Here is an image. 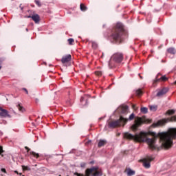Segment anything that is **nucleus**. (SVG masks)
<instances>
[{"label":"nucleus","instance_id":"obj_22","mask_svg":"<svg viewBox=\"0 0 176 176\" xmlns=\"http://www.w3.org/2000/svg\"><path fill=\"white\" fill-rule=\"evenodd\" d=\"M134 118H135V115H134V113H132L129 116V117L128 119H127V118H124V119H125V120H126V122H129V120H133L134 119Z\"/></svg>","mask_w":176,"mask_h":176},{"label":"nucleus","instance_id":"obj_24","mask_svg":"<svg viewBox=\"0 0 176 176\" xmlns=\"http://www.w3.org/2000/svg\"><path fill=\"white\" fill-rule=\"evenodd\" d=\"M140 112H142V113H148V108H146V107H142L140 109Z\"/></svg>","mask_w":176,"mask_h":176},{"label":"nucleus","instance_id":"obj_19","mask_svg":"<svg viewBox=\"0 0 176 176\" xmlns=\"http://www.w3.org/2000/svg\"><path fill=\"white\" fill-rule=\"evenodd\" d=\"M107 144V141L100 140L98 142V146L99 148H101V146H104Z\"/></svg>","mask_w":176,"mask_h":176},{"label":"nucleus","instance_id":"obj_20","mask_svg":"<svg viewBox=\"0 0 176 176\" xmlns=\"http://www.w3.org/2000/svg\"><path fill=\"white\" fill-rule=\"evenodd\" d=\"M80 9L81 12H86V10H87V7H86L85 4H80Z\"/></svg>","mask_w":176,"mask_h":176},{"label":"nucleus","instance_id":"obj_32","mask_svg":"<svg viewBox=\"0 0 176 176\" xmlns=\"http://www.w3.org/2000/svg\"><path fill=\"white\" fill-rule=\"evenodd\" d=\"M19 110L21 111V112H24V107H21L20 104H18Z\"/></svg>","mask_w":176,"mask_h":176},{"label":"nucleus","instance_id":"obj_47","mask_svg":"<svg viewBox=\"0 0 176 176\" xmlns=\"http://www.w3.org/2000/svg\"><path fill=\"white\" fill-rule=\"evenodd\" d=\"M1 68H2V66H0V69H1Z\"/></svg>","mask_w":176,"mask_h":176},{"label":"nucleus","instance_id":"obj_26","mask_svg":"<svg viewBox=\"0 0 176 176\" xmlns=\"http://www.w3.org/2000/svg\"><path fill=\"white\" fill-rule=\"evenodd\" d=\"M166 113H167V115H174V113H175V110H174V109L168 110Z\"/></svg>","mask_w":176,"mask_h":176},{"label":"nucleus","instance_id":"obj_45","mask_svg":"<svg viewBox=\"0 0 176 176\" xmlns=\"http://www.w3.org/2000/svg\"><path fill=\"white\" fill-rule=\"evenodd\" d=\"M93 163H94V162L93 161L90 162L91 164H93Z\"/></svg>","mask_w":176,"mask_h":176},{"label":"nucleus","instance_id":"obj_29","mask_svg":"<svg viewBox=\"0 0 176 176\" xmlns=\"http://www.w3.org/2000/svg\"><path fill=\"white\" fill-rule=\"evenodd\" d=\"M67 42L69 45H74V38H68Z\"/></svg>","mask_w":176,"mask_h":176},{"label":"nucleus","instance_id":"obj_9","mask_svg":"<svg viewBox=\"0 0 176 176\" xmlns=\"http://www.w3.org/2000/svg\"><path fill=\"white\" fill-rule=\"evenodd\" d=\"M168 122H176V116H172L170 118H164L157 122L158 126H163Z\"/></svg>","mask_w":176,"mask_h":176},{"label":"nucleus","instance_id":"obj_33","mask_svg":"<svg viewBox=\"0 0 176 176\" xmlns=\"http://www.w3.org/2000/svg\"><path fill=\"white\" fill-rule=\"evenodd\" d=\"M95 74L96 75H98V76H101L102 75V72L101 71H97Z\"/></svg>","mask_w":176,"mask_h":176},{"label":"nucleus","instance_id":"obj_37","mask_svg":"<svg viewBox=\"0 0 176 176\" xmlns=\"http://www.w3.org/2000/svg\"><path fill=\"white\" fill-rule=\"evenodd\" d=\"M1 170L2 171V173H4L5 174H6V169H5V168H2L1 169Z\"/></svg>","mask_w":176,"mask_h":176},{"label":"nucleus","instance_id":"obj_46","mask_svg":"<svg viewBox=\"0 0 176 176\" xmlns=\"http://www.w3.org/2000/svg\"><path fill=\"white\" fill-rule=\"evenodd\" d=\"M25 30H26L27 32H28V28H26Z\"/></svg>","mask_w":176,"mask_h":176},{"label":"nucleus","instance_id":"obj_3","mask_svg":"<svg viewBox=\"0 0 176 176\" xmlns=\"http://www.w3.org/2000/svg\"><path fill=\"white\" fill-rule=\"evenodd\" d=\"M126 36H127V32L124 30L123 24L118 23L116 27L113 29L109 39L111 42L114 43H121Z\"/></svg>","mask_w":176,"mask_h":176},{"label":"nucleus","instance_id":"obj_13","mask_svg":"<svg viewBox=\"0 0 176 176\" xmlns=\"http://www.w3.org/2000/svg\"><path fill=\"white\" fill-rule=\"evenodd\" d=\"M127 111H129L128 106H120L117 109V112L118 113H127Z\"/></svg>","mask_w":176,"mask_h":176},{"label":"nucleus","instance_id":"obj_43","mask_svg":"<svg viewBox=\"0 0 176 176\" xmlns=\"http://www.w3.org/2000/svg\"><path fill=\"white\" fill-rule=\"evenodd\" d=\"M15 174H19V172L17 170H14Z\"/></svg>","mask_w":176,"mask_h":176},{"label":"nucleus","instance_id":"obj_4","mask_svg":"<svg viewBox=\"0 0 176 176\" xmlns=\"http://www.w3.org/2000/svg\"><path fill=\"white\" fill-rule=\"evenodd\" d=\"M123 61V54L122 53H116L112 55L109 61V68H113L115 67V63H122Z\"/></svg>","mask_w":176,"mask_h":176},{"label":"nucleus","instance_id":"obj_18","mask_svg":"<svg viewBox=\"0 0 176 176\" xmlns=\"http://www.w3.org/2000/svg\"><path fill=\"white\" fill-rule=\"evenodd\" d=\"M168 53H170V54H175L176 50L174 47H170L167 50Z\"/></svg>","mask_w":176,"mask_h":176},{"label":"nucleus","instance_id":"obj_39","mask_svg":"<svg viewBox=\"0 0 176 176\" xmlns=\"http://www.w3.org/2000/svg\"><path fill=\"white\" fill-rule=\"evenodd\" d=\"M25 148L26 149L27 152H30V148L25 146Z\"/></svg>","mask_w":176,"mask_h":176},{"label":"nucleus","instance_id":"obj_40","mask_svg":"<svg viewBox=\"0 0 176 176\" xmlns=\"http://www.w3.org/2000/svg\"><path fill=\"white\" fill-rule=\"evenodd\" d=\"M19 8H20V9H21V10H23L24 9V7H22V6H21V4H20Z\"/></svg>","mask_w":176,"mask_h":176},{"label":"nucleus","instance_id":"obj_48","mask_svg":"<svg viewBox=\"0 0 176 176\" xmlns=\"http://www.w3.org/2000/svg\"><path fill=\"white\" fill-rule=\"evenodd\" d=\"M58 176H61V175H59Z\"/></svg>","mask_w":176,"mask_h":176},{"label":"nucleus","instance_id":"obj_25","mask_svg":"<svg viewBox=\"0 0 176 176\" xmlns=\"http://www.w3.org/2000/svg\"><path fill=\"white\" fill-rule=\"evenodd\" d=\"M136 96H142V90L141 89L135 91Z\"/></svg>","mask_w":176,"mask_h":176},{"label":"nucleus","instance_id":"obj_41","mask_svg":"<svg viewBox=\"0 0 176 176\" xmlns=\"http://www.w3.org/2000/svg\"><path fill=\"white\" fill-rule=\"evenodd\" d=\"M85 145H89V140H87V141H86Z\"/></svg>","mask_w":176,"mask_h":176},{"label":"nucleus","instance_id":"obj_15","mask_svg":"<svg viewBox=\"0 0 176 176\" xmlns=\"http://www.w3.org/2000/svg\"><path fill=\"white\" fill-rule=\"evenodd\" d=\"M72 58V56H71V54H67L62 58L61 62L63 63V64H65V63H69V60Z\"/></svg>","mask_w":176,"mask_h":176},{"label":"nucleus","instance_id":"obj_35","mask_svg":"<svg viewBox=\"0 0 176 176\" xmlns=\"http://www.w3.org/2000/svg\"><path fill=\"white\" fill-rule=\"evenodd\" d=\"M80 167H82V168H84V167H86V163H85V162L81 163Z\"/></svg>","mask_w":176,"mask_h":176},{"label":"nucleus","instance_id":"obj_21","mask_svg":"<svg viewBox=\"0 0 176 176\" xmlns=\"http://www.w3.org/2000/svg\"><path fill=\"white\" fill-rule=\"evenodd\" d=\"M150 110L153 112H155V111H157V105H151L149 106Z\"/></svg>","mask_w":176,"mask_h":176},{"label":"nucleus","instance_id":"obj_6","mask_svg":"<svg viewBox=\"0 0 176 176\" xmlns=\"http://www.w3.org/2000/svg\"><path fill=\"white\" fill-rule=\"evenodd\" d=\"M144 122H145V120H144L142 118L137 117L135 120V123L131 126V130H133V131H137L140 126H141L142 123H144Z\"/></svg>","mask_w":176,"mask_h":176},{"label":"nucleus","instance_id":"obj_7","mask_svg":"<svg viewBox=\"0 0 176 176\" xmlns=\"http://www.w3.org/2000/svg\"><path fill=\"white\" fill-rule=\"evenodd\" d=\"M102 171L98 170V166H93L89 169V176H102Z\"/></svg>","mask_w":176,"mask_h":176},{"label":"nucleus","instance_id":"obj_14","mask_svg":"<svg viewBox=\"0 0 176 176\" xmlns=\"http://www.w3.org/2000/svg\"><path fill=\"white\" fill-rule=\"evenodd\" d=\"M168 91V88H163L157 93L156 96L157 97H163V96H164V94H166Z\"/></svg>","mask_w":176,"mask_h":176},{"label":"nucleus","instance_id":"obj_17","mask_svg":"<svg viewBox=\"0 0 176 176\" xmlns=\"http://www.w3.org/2000/svg\"><path fill=\"white\" fill-rule=\"evenodd\" d=\"M126 173H127L128 176H131V175H134V174H135V171H134L130 168H128L126 170Z\"/></svg>","mask_w":176,"mask_h":176},{"label":"nucleus","instance_id":"obj_5","mask_svg":"<svg viewBox=\"0 0 176 176\" xmlns=\"http://www.w3.org/2000/svg\"><path fill=\"white\" fill-rule=\"evenodd\" d=\"M127 123V120H126L123 116H120L119 120L109 122V129H115V127H120V126H124Z\"/></svg>","mask_w":176,"mask_h":176},{"label":"nucleus","instance_id":"obj_2","mask_svg":"<svg viewBox=\"0 0 176 176\" xmlns=\"http://www.w3.org/2000/svg\"><path fill=\"white\" fill-rule=\"evenodd\" d=\"M162 146L165 149H168L173 146V140L176 139V129H169L168 132L160 133L158 134Z\"/></svg>","mask_w":176,"mask_h":176},{"label":"nucleus","instance_id":"obj_1","mask_svg":"<svg viewBox=\"0 0 176 176\" xmlns=\"http://www.w3.org/2000/svg\"><path fill=\"white\" fill-rule=\"evenodd\" d=\"M153 138H148V133L146 132L142 131L140 133H136L135 135L126 132L124 133V138H126V140H133V141H136V142H146L148 145V148L152 149V151H155L156 149H159V146L156 145L157 135H156V133H153Z\"/></svg>","mask_w":176,"mask_h":176},{"label":"nucleus","instance_id":"obj_12","mask_svg":"<svg viewBox=\"0 0 176 176\" xmlns=\"http://www.w3.org/2000/svg\"><path fill=\"white\" fill-rule=\"evenodd\" d=\"M28 17V19H32V20L34 21L36 24H39V21H41V17L38 14H35L32 16L30 15Z\"/></svg>","mask_w":176,"mask_h":176},{"label":"nucleus","instance_id":"obj_10","mask_svg":"<svg viewBox=\"0 0 176 176\" xmlns=\"http://www.w3.org/2000/svg\"><path fill=\"white\" fill-rule=\"evenodd\" d=\"M87 101H89V96H82L80 100V108H87Z\"/></svg>","mask_w":176,"mask_h":176},{"label":"nucleus","instance_id":"obj_38","mask_svg":"<svg viewBox=\"0 0 176 176\" xmlns=\"http://www.w3.org/2000/svg\"><path fill=\"white\" fill-rule=\"evenodd\" d=\"M22 90L25 91L26 94H28V90H27L25 88H23Z\"/></svg>","mask_w":176,"mask_h":176},{"label":"nucleus","instance_id":"obj_27","mask_svg":"<svg viewBox=\"0 0 176 176\" xmlns=\"http://www.w3.org/2000/svg\"><path fill=\"white\" fill-rule=\"evenodd\" d=\"M91 46L93 49H97V47H98V44L96 42H91Z\"/></svg>","mask_w":176,"mask_h":176},{"label":"nucleus","instance_id":"obj_44","mask_svg":"<svg viewBox=\"0 0 176 176\" xmlns=\"http://www.w3.org/2000/svg\"><path fill=\"white\" fill-rule=\"evenodd\" d=\"M67 105H71V102H68Z\"/></svg>","mask_w":176,"mask_h":176},{"label":"nucleus","instance_id":"obj_34","mask_svg":"<svg viewBox=\"0 0 176 176\" xmlns=\"http://www.w3.org/2000/svg\"><path fill=\"white\" fill-rule=\"evenodd\" d=\"M2 153H3V148L0 146V155L3 157V155H2Z\"/></svg>","mask_w":176,"mask_h":176},{"label":"nucleus","instance_id":"obj_23","mask_svg":"<svg viewBox=\"0 0 176 176\" xmlns=\"http://www.w3.org/2000/svg\"><path fill=\"white\" fill-rule=\"evenodd\" d=\"M75 175H77V176H89V168L86 169V175L76 173Z\"/></svg>","mask_w":176,"mask_h":176},{"label":"nucleus","instance_id":"obj_30","mask_svg":"<svg viewBox=\"0 0 176 176\" xmlns=\"http://www.w3.org/2000/svg\"><path fill=\"white\" fill-rule=\"evenodd\" d=\"M36 5H37V6H38L39 8H41V6H42V4L41 3V1H39V0H35L34 1Z\"/></svg>","mask_w":176,"mask_h":176},{"label":"nucleus","instance_id":"obj_16","mask_svg":"<svg viewBox=\"0 0 176 176\" xmlns=\"http://www.w3.org/2000/svg\"><path fill=\"white\" fill-rule=\"evenodd\" d=\"M159 80H162V82H166V80H168V78L166 77V76H162L160 79H157L155 81H154V83L159 82Z\"/></svg>","mask_w":176,"mask_h":176},{"label":"nucleus","instance_id":"obj_31","mask_svg":"<svg viewBox=\"0 0 176 176\" xmlns=\"http://www.w3.org/2000/svg\"><path fill=\"white\" fill-rule=\"evenodd\" d=\"M22 168L23 170H25L27 171H30L31 170V168L28 166H22Z\"/></svg>","mask_w":176,"mask_h":176},{"label":"nucleus","instance_id":"obj_11","mask_svg":"<svg viewBox=\"0 0 176 176\" xmlns=\"http://www.w3.org/2000/svg\"><path fill=\"white\" fill-rule=\"evenodd\" d=\"M0 116L1 118H12V116L9 114V111L5 109L0 107Z\"/></svg>","mask_w":176,"mask_h":176},{"label":"nucleus","instance_id":"obj_36","mask_svg":"<svg viewBox=\"0 0 176 176\" xmlns=\"http://www.w3.org/2000/svg\"><path fill=\"white\" fill-rule=\"evenodd\" d=\"M3 61H4V59L1 58H0V67H2V63H3Z\"/></svg>","mask_w":176,"mask_h":176},{"label":"nucleus","instance_id":"obj_8","mask_svg":"<svg viewBox=\"0 0 176 176\" xmlns=\"http://www.w3.org/2000/svg\"><path fill=\"white\" fill-rule=\"evenodd\" d=\"M155 160V157L153 155L148 156L147 157L142 160L143 166L145 168H149L151 167L150 162Z\"/></svg>","mask_w":176,"mask_h":176},{"label":"nucleus","instance_id":"obj_28","mask_svg":"<svg viewBox=\"0 0 176 176\" xmlns=\"http://www.w3.org/2000/svg\"><path fill=\"white\" fill-rule=\"evenodd\" d=\"M30 155H32L33 156H34V157H37V158L39 157V154L34 151H31Z\"/></svg>","mask_w":176,"mask_h":176},{"label":"nucleus","instance_id":"obj_42","mask_svg":"<svg viewBox=\"0 0 176 176\" xmlns=\"http://www.w3.org/2000/svg\"><path fill=\"white\" fill-rule=\"evenodd\" d=\"M132 108H133V109H135V104H133V105H132Z\"/></svg>","mask_w":176,"mask_h":176}]
</instances>
